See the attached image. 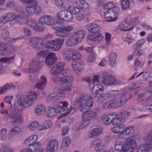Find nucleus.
I'll return each instance as SVG.
<instances>
[{"label":"nucleus","mask_w":152,"mask_h":152,"mask_svg":"<svg viewBox=\"0 0 152 152\" xmlns=\"http://www.w3.org/2000/svg\"><path fill=\"white\" fill-rule=\"evenodd\" d=\"M55 4L56 6L60 8H62L64 7V2L63 0H56Z\"/></svg>","instance_id":"nucleus-64"},{"label":"nucleus","mask_w":152,"mask_h":152,"mask_svg":"<svg viewBox=\"0 0 152 152\" xmlns=\"http://www.w3.org/2000/svg\"><path fill=\"white\" fill-rule=\"evenodd\" d=\"M125 133L126 135H129L132 134H133L134 132V129L133 127H129L126 129L125 130Z\"/></svg>","instance_id":"nucleus-63"},{"label":"nucleus","mask_w":152,"mask_h":152,"mask_svg":"<svg viewBox=\"0 0 152 152\" xmlns=\"http://www.w3.org/2000/svg\"><path fill=\"white\" fill-rule=\"evenodd\" d=\"M83 114V122L79 125L77 130H79L83 129L88 126L91 123V121L97 117V113L93 111L85 112Z\"/></svg>","instance_id":"nucleus-6"},{"label":"nucleus","mask_w":152,"mask_h":152,"mask_svg":"<svg viewBox=\"0 0 152 152\" xmlns=\"http://www.w3.org/2000/svg\"><path fill=\"white\" fill-rule=\"evenodd\" d=\"M80 54L78 57H76L72 61V66L73 70L76 71L77 70H81L84 64L83 61H81L80 59L81 58Z\"/></svg>","instance_id":"nucleus-17"},{"label":"nucleus","mask_w":152,"mask_h":152,"mask_svg":"<svg viewBox=\"0 0 152 152\" xmlns=\"http://www.w3.org/2000/svg\"><path fill=\"white\" fill-rule=\"evenodd\" d=\"M16 10L18 12L17 15H16V20L21 23L23 19L27 18L29 15L26 10L21 7H18L16 8Z\"/></svg>","instance_id":"nucleus-16"},{"label":"nucleus","mask_w":152,"mask_h":152,"mask_svg":"<svg viewBox=\"0 0 152 152\" xmlns=\"http://www.w3.org/2000/svg\"><path fill=\"white\" fill-rule=\"evenodd\" d=\"M35 72L30 73L29 80L32 83L36 82L38 78L37 75L34 74Z\"/></svg>","instance_id":"nucleus-57"},{"label":"nucleus","mask_w":152,"mask_h":152,"mask_svg":"<svg viewBox=\"0 0 152 152\" xmlns=\"http://www.w3.org/2000/svg\"><path fill=\"white\" fill-rule=\"evenodd\" d=\"M79 42L77 38L75 37L73 34L66 41V43L68 46H72L76 45Z\"/></svg>","instance_id":"nucleus-32"},{"label":"nucleus","mask_w":152,"mask_h":152,"mask_svg":"<svg viewBox=\"0 0 152 152\" xmlns=\"http://www.w3.org/2000/svg\"><path fill=\"white\" fill-rule=\"evenodd\" d=\"M65 65V63L64 62H58L54 67L51 68L50 72L51 74L53 75V77L54 80L56 79L57 75H58L59 73L63 75L65 71L68 72L69 71L64 69V67Z\"/></svg>","instance_id":"nucleus-9"},{"label":"nucleus","mask_w":152,"mask_h":152,"mask_svg":"<svg viewBox=\"0 0 152 152\" xmlns=\"http://www.w3.org/2000/svg\"><path fill=\"white\" fill-rule=\"evenodd\" d=\"M139 18L137 17V18H134L129 20V23L131 26L133 25L138 23L139 22Z\"/></svg>","instance_id":"nucleus-62"},{"label":"nucleus","mask_w":152,"mask_h":152,"mask_svg":"<svg viewBox=\"0 0 152 152\" xmlns=\"http://www.w3.org/2000/svg\"><path fill=\"white\" fill-rule=\"evenodd\" d=\"M104 106L105 108L107 107L108 108L118 107L115 99L108 101L104 104Z\"/></svg>","instance_id":"nucleus-36"},{"label":"nucleus","mask_w":152,"mask_h":152,"mask_svg":"<svg viewBox=\"0 0 152 152\" xmlns=\"http://www.w3.org/2000/svg\"><path fill=\"white\" fill-rule=\"evenodd\" d=\"M118 107L126 104L128 102L126 96H118L115 99Z\"/></svg>","instance_id":"nucleus-30"},{"label":"nucleus","mask_w":152,"mask_h":152,"mask_svg":"<svg viewBox=\"0 0 152 152\" xmlns=\"http://www.w3.org/2000/svg\"><path fill=\"white\" fill-rule=\"evenodd\" d=\"M0 152H14V151L10 148L8 146L4 145L0 149Z\"/></svg>","instance_id":"nucleus-60"},{"label":"nucleus","mask_w":152,"mask_h":152,"mask_svg":"<svg viewBox=\"0 0 152 152\" xmlns=\"http://www.w3.org/2000/svg\"><path fill=\"white\" fill-rule=\"evenodd\" d=\"M149 93V92H148L139 94L138 96V98L137 99V101L140 102L143 101L147 97V94Z\"/></svg>","instance_id":"nucleus-53"},{"label":"nucleus","mask_w":152,"mask_h":152,"mask_svg":"<svg viewBox=\"0 0 152 152\" xmlns=\"http://www.w3.org/2000/svg\"><path fill=\"white\" fill-rule=\"evenodd\" d=\"M15 87V86L12 83H7L0 87V94H3L8 91L14 88Z\"/></svg>","instance_id":"nucleus-29"},{"label":"nucleus","mask_w":152,"mask_h":152,"mask_svg":"<svg viewBox=\"0 0 152 152\" xmlns=\"http://www.w3.org/2000/svg\"><path fill=\"white\" fill-rule=\"evenodd\" d=\"M119 10L120 9L118 8H113V9L109 10L104 13V16L106 21H113L115 20Z\"/></svg>","instance_id":"nucleus-12"},{"label":"nucleus","mask_w":152,"mask_h":152,"mask_svg":"<svg viewBox=\"0 0 152 152\" xmlns=\"http://www.w3.org/2000/svg\"><path fill=\"white\" fill-rule=\"evenodd\" d=\"M51 42L55 44L56 46L59 47L60 48H61L62 45L64 42V39L60 38H57L53 40L50 41Z\"/></svg>","instance_id":"nucleus-42"},{"label":"nucleus","mask_w":152,"mask_h":152,"mask_svg":"<svg viewBox=\"0 0 152 152\" xmlns=\"http://www.w3.org/2000/svg\"><path fill=\"white\" fill-rule=\"evenodd\" d=\"M58 147V141L56 139H52L49 141L46 149L49 152H56Z\"/></svg>","instance_id":"nucleus-18"},{"label":"nucleus","mask_w":152,"mask_h":152,"mask_svg":"<svg viewBox=\"0 0 152 152\" xmlns=\"http://www.w3.org/2000/svg\"><path fill=\"white\" fill-rule=\"evenodd\" d=\"M7 129L5 128L2 129L0 132V135L1 136V139L2 140H6L7 137Z\"/></svg>","instance_id":"nucleus-51"},{"label":"nucleus","mask_w":152,"mask_h":152,"mask_svg":"<svg viewBox=\"0 0 152 152\" xmlns=\"http://www.w3.org/2000/svg\"><path fill=\"white\" fill-rule=\"evenodd\" d=\"M20 129L18 126H15L11 129L10 134L12 136L16 135L20 132Z\"/></svg>","instance_id":"nucleus-45"},{"label":"nucleus","mask_w":152,"mask_h":152,"mask_svg":"<svg viewBox=\"0 0 152 152\" xmlns=\"http://www.w3.org/2000/svg\"><path fill=\"white\" fill-rule=\"evenodd\" d=\"M16 14L14 13H9L0 18V23H4L11 21L15 19L16 20Z\"/></svg>","instance_id":"nucleus-20"},{"label":"nucleus","mask_w":152,"mask_h":152,"mask_svg":"<svg viewBox=\"0 0 152 152\" xmlns=\"http://www.w3.org/2000/svg\"><path fill=\"white\" fill-rule=\"evenodd\" d=\"M66 11L64 10H61L58 12L57 14V17L58 18L61 20H64L65 16Z\"/></svg>","instance_id":"nucleus-61"},{"label":"nucleus","mask_w":152,"mask_h":152,"mask_svg":"<svg viewBox=\"0 0 152 152\" xmlns=\"http://www.w3.org/2000/svg\"><path fill=\"white\" fill-rule=\"evenodd\" d=\"M119 95V91H111L108 92H107L102 95V98L104 99H106L109 97H118Z\"/></svg>","instance_id":"nucleus-27"},{"label":"nucleus","mask_w":152,"mask_h":152,"mask_svg":"<svg viewBox=\"0 0 152 152\" xmlns=\"http://www.w3.org/2000/svg\"><path fill=\"white\" fill-rule=\"evenodd\" d=\"M72 91V88L70 86L69 87L66 86L60 89V91L62 93L66 94H69L71 93Z\"/></svg>","instance_id":"nucleus-54"},{"label":"nucleus","mask_w":152,"mask_h":152,"mask_svg":"<svg viewBox=\"0 0 152 152\" xmlns=\"http://www.w3.org/2000/svg\"><path fill=\"white\" fill-rule=\"evenodd\" d=\"M137 152H152V143L139 146L137 149Z\"/></svg>","instance_id":"nucleus-25"},{"label":"nucleus","mask_w":152,"mask_h":152,"mask_svg":"<svg viewBox=\"0 0 152 152\" xmlns=\"http://www.w3.org/2000/svg\"><path fill=\"white\" fill-rule=\"evenodd\" d=\"M103 38V36L102 34H90L88 36L86 41L90 44H91L94 42L101 40Z\"/></svg>","instance_id":"nucleus-21"},{"label":"nucleus","mask_w":152,"mask_h":152,"mask_svg":"<svg viewBox=\"0 0 152 152\" xmlns=\"http://www.w3.org/2000/svg\"><path fill=\"white\" fill-rule=\"evenodd\" d=\"M69 71H65L63 75L59 74L56 76V78L54 79L55 81H59L60 82L68 84L71 86L73 82L74 79L72 76L69 74Z\"/></svg>","instance_id":"nucleus-8"},{"label":"nucleus","mask_w":152,"mask_h":152,"mask_svg":"<svg viewBox=\"0 0 152 152\" xmlns=\"http://www.w3.org/2000/svg\"><path fill=\"white\" fill-rule=\"evenodd\" d=\"M65 26L63 22L58 21L56 22L53 25L52 28L54 29L58 30L63 28H64V27Z\"/></svg>","instance_id":"nucleus-44"},{"label":"nucleus","mask_w":152,"mask_h":152,"mask_svg":"<svg viewBox=\"0 0 152 152\" xmlns=\"http://www.w3.org/2000/svg\"><path fill=\"white\" fill-rule=\"evenodd\" d=\"M101 82L106 85L115 84L117 82L116 78L113 76L110 75L107 72H105L102 75Z\"/></svg>","instance_id":"nucleus-10"},{"label":"nucleus","mask_w":152,"mask_h":152,"mask_svg":"<svg viewBox=\"0 0 152 152\" xmlns=\"http://www.w3.org/2000/svg\"><path fill=\"white\" fill-rule=\"evenodd\" d=\"M52 125V123L49 120L43 123L42 125V129H46L50 127Z\"/></svg>","instance_id":"nucleus-56"},{"label":"nucleus","mask_w":152,"mask_h":152,"mask_svg":"<svg viewBox=\"0 0 152 152\" xmlns=\"http://www.w3.org/2000/svg\"><path fill=\"white\" fill-rule=\"evenodd\" d=\"M73 29L72 26H65L61 29L56 30L55 32L56 34L60 37H66L69 36L71 34V31Z\"/></svg>","instance_id":"nucleus-13"},{"label":"nucleus","mask_w":152,"mask_h":152,"mask_svg":"<svg viewBox=\"0 0 152 152\" xmlns=\"http://www.w3.org/2000/svg\"><path fill=\"white\" fill-rule=\"evenodd\" d=\"M103 7L104 9H108L109 10L113 9V8H118V7L115 6V5H114L112 2H110L105 4Z\"/></svg>","instance_id":"nucleus-59"},{"label":"nucleus","mask_w":152,"mask_h":152,"mask_svg":"<svg viewBox=\"0 0 152 152\" xmlns=\"http://www.w3.org/2000/svg\"><path fill=\"white\" fill-rule=\"evenodd\" d=\"M39 125V124L37 122H33L29 125L28 129L30 130H33L37 128Z\"/></svg>","instance_id":"nucleus-58"},{"label":"nucleus","mask_w":152,"mask_h":152,"mask_svg":"<svg viewBox=\"0 0 152 152\" xmlns=\"http://www.w3.org/2000/svg\"><path fill=\"white\" fill-rule=\"evenodd\" d=\"M119 115L122 119L124 120V122H125V119L130 117V113L127 110H124L121 112Z\"/></svg>","instance_id":"nucleus-43"},{"label":"nucleus","mask_w":152,"mask_h":152,"mask_svg":"<svg viewBox=\"0 0 152 152\" xmlns=\"http://www.w3.org/2000/svg\"><path fill=\"white\" fill-rule=\"evenodd\" d=\"M87 28L89 31L91 32L100 34L99 33L100 30V26L96 23H91L87 25Z\"/></svg>","instance_id":"nucleus-24"},{"label":"nucleus","mask_w":152,"mask_h":152,"mask_svg":"<svg viewBox=\"0 0 152 152\" xmlns=\"http://www.w3.org/2000/svg\"><path fill=\"white\" fill-rule=\"evenodd\" d=\"M79 6L83 10L88 9L90 7L89 4L86 2V0H79Z\"/></svg>","instance_id":"nucleus-47"},{"label":"nucleus","mask_w":152,"mask_h":152,"mask_svg":"<svg viewBox=\"0 0 152 152\" xmlns=\"http://www.w3.org/2000/svg\"><path fill=\"white\" fill-rule=\"evenodd\" d=\"M44 61L42 57H38L34 58L32 60L28 69L29 73L36 72L44 65Z\"/></svg>","instance_id":"nucleus-7"},{"label":"nucleus","mask_w":152,"mask_h":152,"mask_svg":"<svg viewBox=\"0 0 152 152\" xmlns=\"http://www.w3.org/2000/svg\"><path fill=\"white\" fill-rule=\"evenodd\" d=\"M80 54L77 50H69L64 52L63 56L64 59L66 61H72L76 57H78Z\"/></svg>","instance_id":"nucleus-15"},{"label":"nucleus","mask_w":152,"mask_h":152,"mask_svg":"<svg viewBox=\"0 0 152 152\" xmlns=\"http://www.w3.org/2000/svg\"><path fill=\"white\" fill-rule=\"evenodd\" d=\"M117 55L116 53L113 52L110 55L109 57V62L111 65H113L115 63L116 58Z\"/></svg>","instance_id":"nucleus-48"},{"label":"nucleus","mask_w":152,"mask_h":152,"mask_svg":"<svg viewBox=\"0 0 152 152\" xmlns=\"http://www.w3.org/2000/svg\"><path fill=\"white\" fill-rule=\"evenodd\" d=\"M69 10L71 13L78 14L80 12V10L77 7H71L69 8Z\"/></svg>","instance_id":"nucleus-55"},{"label":"nucleus","mask_w":152,"mask_h":152,"mask_svg":"<svg viewBox=\"0 0 152 152\" xmlns=\"http://www.w3.org/2000/svg\"><path fill=\"white\" fill-rule=\"evenodd\" d=\"M86 32L83 30H79L75 32L73 35L77 38L79 42H81L84 38L86 36Z\"/></svg>","instance_id":"nucleus-28"},{"label":"nucleus","mask_w":152,"mask_h":152,"mask_svg":"<svg viewBox=\"0 0 152 152\" xmlns=\"http://www.w3.org/2000/svg\"><path fill=\"white\" fill-rule=\"evenodd\" d=\"M93 102V99L91 96L83 95L75 100L73 106H71L70 109L68 108L67 113H74L78 108L81 112L84 113L87 111L88 108L92 107Z\"/></svg>","instance_id":"nucleus-1"},{"label":"nucleus","mask_w":152,"mask_h":152,"mask_svg":"<svg viewBox=\"0 0 152 152\" xmlns=\"http://www.w3.org/2000/svg\"><path fill=\"white\" fill-rule=\"evenodd\" d=\"M70 143V138L67 137H64L63 140L61 148L64 151L66 150V148L69 145Z\"/></svg>","instance_id":"nucleus-39"},{"label":"nucleus","mask_w":152,"mask_h":152,"mask_svg":"<svg viewBox=\"0 0 152 152\" xmlns=\"http://www.w3.org/2000/svg\"><path fill=\"white\" fill-rule=\"evenodd\" d=\"M50 41H49L46 42L45 44V47L48 48V49H50L53 51H59L61 49L56 46L55 44L51 42Z\"/></svg>","instance_id":"nucleus-33"},{"label":"nucleus","mask_w":152,"mask_h":152,"mask_svg":"<svg viewBox=\"0 0 152 152\" xmlns=\"http://www.w3.org/2000/svg\"><path fill=\"white\" fill-rule=\"evenodd\" d=\"M37 135L31 136L25 141L24 144L28 146L31 145L36 142V141L37 140Z\"/></svg>","instance_id":"nucleus-35"},{"label":"nucleus","mask_w":152,"mask_h":152,"mask_svg":"<svg viewBox=\"0 0 152 152\" xmlns=\"http://www.w3.org/2000/svg\"><path fill=\"white\" fill-rule=\"evenodd\" d=\"M61 94L57 93H52L50 94L47 98L48 101L49 102H52L54 105L58 103H60L59 101L60 99Z\"/></svg>","instance_id":"nucleus-19"},{"label":"nucleus","mask_w":152,"mask_h":152,"mask_svg":"<svg viewBox=\"0 0 152 152\" xmlns=\"http://www.w3.org/2000/svg\"><path fill=\"white\" fill-rule=\"evenodd\" d=\"M102 132V128L97 126L93 129L90 132H89L88 135L89 137H93L100 134Z\"/></svg>","instance_id":"nucleus-31"},{"label":"nucleus","mask_w":152,"mask_h":152,"mask_svg":"<svg viewBox=\"0 0 152 152\" xmlns=\"http://www.w3.org/2000/svg\"><path fill=\"white\" fill-rule=\"evenodd\" d=\"M39 20L42 23L51 25L54 24V19L50 15H45L41 17Z\"/></svg>","instance_id":"nucleus-22"},{"label":"nucleus","mask_w":152,"mask_h":152,"mask_svg":"<svg viewBox=\"0 0 152 152\" xmlns=\"http://www.w3.org/2000/svg\"><path fill=\"white\" fill-rule=\"evenodd\" d=\"M112 123L114 125H118L124 123V120L122 119L118 115L114 117H112Z\"/></svg>","instance_id":"nucleus-37"},{"label":"nucleus","mask_w":152,"mask_h":152,"mask_svg":"<svg viewBox=\"0 0 152 152\" xmlns=\"http://www.w3.org/2000/svg\"><path fill=\"white\" fill-rule=\"evenodd\" d=\"M32 21L33 24L30 25V27L37 31H42V28L39 27V25L37 23V22L35 20H32Z\"/></svg>","instance_id":"nucleus-46"},{"label":"nucleus","mask_w":152,"mask_h":152,"mask_svg":"<svg viewBox=\"0 0 152 152\" xmlns=\"http://www.w3.org/2000/svg\"><path fill=\"white\" fill-rule=\"evenodd\" d=\"M131 0H122L121 1V5L123 10H125L129 8L131 6Z\"/></svg>","instance_id":"nucleus-40"},{"label":"nucleus","mask_w":152,"mask_h":152,"mask_svg":"<svg viewBox=\"0 0 152 152\" xmlns=\"http://www.w3.org/2000/svg\"><path fill=\"white\" fill-rule=\"evenodd\" d=\"M45 111V109L44 106L42 104H39L37 107L35 113L37 115H41L44 114Z\"/></svg>","instance_id":"nucleus-38"},{"label":"nucleus","mask_w":152,"mask_h":152,"mask_svg":"<svg viewBox=\"0 0 152 152\" xmlns=\"http://www.w3.org/2000/svg\"><path fill=\"white\" fill-rule=\"evenodd\" d=\"M7 54V48L6 45L0 43V55L6 56Z\"/></svg>","instance_id":"nucleus-41"},{"label":"nucleus","mask_w":152,"mask_h":152,"mask_svg":"<svg viewBox=\"0 0 152 152\" xmlns=\"http://www.w3.org/2000/svg\"><path fill=\"white\" fill-rule=\"evenodd\" d=\"M93 88L95 89V91L99 94L100 93H102V91L103 89V87L102 85L99 83L96 84L93 86Z\"/></svg>","instance_id":"nucleus-50"},{"label":"nucleus","mask_w":152,"mask_h":152,"mask_svg":"<svg viewBox=\"0 0 152 152\" xmlns=\"http://www.w3.org/2000/svg\"><path fill=\"white\" fill-rule=\"evenodd\" d=\"M65 16L64 20L66 22H69L71 21L73 18V16L70 12L66 11Z\"/></svg>","instance_id":"nucleus-49"},{"label":"nucleus","mask_w":152,"mask_h":152,"mask_svg":"<svg viewBox=\"0 0 152 152\" xmlns=\"http://www.w3.org/2000/svg\"><path fill=\"white\" fill-rule=\"evenodd\" d=\"M18 104L23 108L28 107L33 104L38 98V94L35 91L28 93L26 95H18L17 96Z\"/></svg>","instance_id":"nucleus-2"},{"label":"nucleus","mask_w":152,"mask_h":152,"mask_svg":"<svg viewBox=\"0 0 152 152\" xmlns=\"http://www.w3.org/2000/svg\"><path fill=\"white\" fill-rule=\"evenodd\" d=\"M47 82V80L46 77L42 76L38 81L36 86V88L39 92V96L41 97H44L45 94L43 91V88L45 86Z\"/></svg>","instance_id":"nucleus-14"},{"label":"nucleus","mask_w":152,"mask_h":152,"mask_svg":"<svg viewBox=\"0 0 152 152\" xmlns=\"http://www.w3.org/2000/svg\"><path fill=\"white\" fill-rule=\"evenodd\" d=\"M137 145L135 140L132 139H127L125 141V144L120 140H117L115 143V149L120 152H132V150Z\"/></svg>","instance_id":"nucleus-3"},{"label":"nucleus","mask_w":152,"mask_h":152,"mask_svg":"<svg viewBox=\"0 0 152 152\" xmlns=\"http://www.w3.org/2000/svg\"><path fill=\"white\" fill-rule=\"evenodd\" d=\"M56 61V55L53 53L48 54L45 60L46 63L49 67H50Z\"/></svg>","instance_id":"nucleus-26"},{"label":"nucleus","mask_w":152,"mask_h":152,"mask_svg":"<svg viewBox=\"0 0 152 152\" xmlns=\"http://www.w3.org/2000/svg\"><path fill=\"white\" fill-rule=\"evenodd\" d=\"M1 112L2 114H7L9 118L12 119L13 123L15 125L19 126L23 121V116L19 113V111L15 108L10 110L9 114L8 111L6 109H2Z\"/></svg>","instance_id":"nucleus-5"},{"label":"nucleus","mask_w":152,"mask_h":152,"mask_svg":"<svg viewBox=\"0 0 152 152\" xmlns=\"http://www.w3.org/2000/svg\"><path fill=\"white\" fill-rule=\"evenodd\" d=\"M68 105V103L65 102H61L60 103V106L57 105L55 106L54 107H51L50 108L48 113V116L50 118L54 117L56 116L57 113H60L63 114L59 116V118H61L64 116V115H68L67 113L68 111V108H67Z\"/></svg>","instance_id":"nucleus-4"},{"label":"nucleus","mask_w":152,"mask_h":152,"mask_svg":"<svg viewBox=\"0 0 152 152\" xmlns=\"http://www.w3.org/2000/svg\"><path fill=\"white\" fill-rule=\"evenodd\" d=\"M28 147L32 152H39L41 151V144L38 142H37L31 145L28 146Z\"/></svg>","instance_id":"nucleus-34"},{"label":"nucleus","mask_w":152,"mask_h":152,"mask_svg":"<svg viewBox=\"0 0 152 152\" xmlns=\"http://www.w3.org/2000/svg\"><path fill=\"white\" fill-rule=\"evenodd\" d=\"M134 27L133 26H131L129 23V20L127 18H125L124 22L121 23L118 27L119 29L123 31H129Z\"/></svg>","instance_id":"nucleus-23"},{"label":"nucleus","mask_w":152,"mask_h":152,"mask_svg":"<svg viewBox=\"0 0 152 152\" xmlns=\"http://www.w3.org/2000/svg\"><path fill=\"white\" fill-rule=\"evenodd\" d=\"M30 45L38 49H40L45 47V41L44 39H42L39 37H32L29 40Z\"/></svg>","instance_id":"nucleus-11"},{"label":"nucleus","mask_w":152,"mask_h":152,"mask_svg":"<svg viewBox=\"0 0 152 152\" xmlns=\"http://www.w3.org/2000/svg\"><path fill=\"white\" fill-rule=\"evenodd\" d=\"M112 116L107 115L104 118L103 122L106 125H108L112 123Z\"/></svg>","instance_id":"nucleus-52"}]
</instances>
